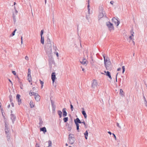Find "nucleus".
Returning <instances> with one entry per match:
<instances>
[{"instance_id": "nucleus-1", "label": "nucleus", "mask_w": 147, "mask_h": 147, "mask_svg": "<svg viewBox=\"0 0 147 147\" xmlns=\"http://www.w3.org/2000/svg\"><path fill=\"white\" fill-rule=\"evenodd\" d=\"M106 25L108 28L109 30L110 31L114 30V28L113 24L110 21L107 22L106 23Z\"/></svg>"}, {"instance_id": "nucleus-2", "label": "nucleus", "mask_w": 147, "mask_h": 147, "mask_svg": "<svg viewBox=\"0 0 147 147\" xmlns=\"http://www.w3.org/2000/svg\"><path fill=\"white\" fill-rule=\"evenodd\" d=\"M99 14L98 16V18H99V20L100 18L104 17L103 14L102 13V11L103 10V8L102 6L99 7Z\"/></svg>"}, {"instance_id": "nucleus-3", "label": "nucleus", "mask_w": 147, "mask_h": 147, "mask_svg": "<svg viewBox=\"0 0 147 147\" xmlns=\"http://www.w3.org/2000/svg\"><path fill=\"white\" fill-rule=\"evenodd\" d=\"M47 43L48 44H49V49L50 50V51H49V53H50L51 52L52 50V48H51V42L50 40V39H49V34H48L47 35Z\"/></svg>"}, {"instance_id": "nucleus-4", "label": "nucleus", "mask_w": 147, "mask_h": 147, "mask_svg": "<svg viewBox=\"0 0 147 147\" xmlns=\"http://www.w3.org/2000/svg\"><path fill=\"white\" fill-rule=\"evenodd\" d=\"M51 105L52 107V111L53 113L55 112V110L56 109V105L54 104V101L51 100V98H50Z\"/></svg>"}, {"instance_id": "nucleus-5", "label": "nucleus", "mask_w": 147, "mask_h": 147, "mask_svg": "<svg viewBox=\"0 0 147 147\" xmlns=\"http://www.w3.org/2000/svg\"><path fill=\"white\" fill-rule=\"evenodd\" d=\"M104 64L105 67H106V69L107 70H110V68L109 67V66H108L107 65V62L108 61V59H109V58L107 56L105 58H104Z\"/></svg>"}, {"instance_id": "nucleus-6", "label": "nucleus", "mask_w": 147, "mask_h": 147, "mask_svg": "<svg viewBox=\"0 0 147 147\" xmlns=\"http://www.w3.org/2000/svg\"><path fill=\"white\" fill-rule=\"evenodd\" d=\"M112 22L114 23L117 26H118L120 23V21L117 20L115 17H113L112 18Z\"/></svg>"}, {"instance_id": "nucleus-7", "label": "nucleus", "mask_w": 147, "mask_h": 147, "mask_svg": "<svg viewBox=\"0 0 147 147\" xmlns=\"http://www.w3.org/2000/svg\"><path fill=\"white\" fill-rule=\"evenodd\" d=\"M74 122L76 124V127H79V123H81V121L77 117L74 119Z\"/></svg>"}, {"instance_id": "nucleus-8", "label": "nucleus", "mask_w": 147, "mask_h": 147, "mask_svg": "<svg viewBox=\"0 0 147 147\" xmlns=\"http://www.w3.org/2000/svg\"><path fill=\"white\" fill-rule=\"evenodd\" d=\"M34 93L33 95L35 96V100L37 102L39 101L40 100V97L37 93H35L34 92H33Z\"/></svg>"}, {"instance_id": "nucleus-9", "label": "nucleus", "mask_w": 147, "mask_h": 147, "mask_svg": "<svg viewBox=\"0 0 147 147\" xmlns=\"http://www.w3.org/2000/svg\"><path fill=\"white\" fill-rule=\"evenodd\" d=\"M51 78L52 81L53 83H54L55 80L56 79L55 72H53L51 74Z\"/></svg>"}, {"instance_id": "nucleus-10", "label": "nucleus", "mask_w": 147, "mask_h": 147, "mask_svg": "<svg viewBox=\"0 0 147 147\" xmlns=\"http://www.w3.org/2000/svg\"><path fill=\"white\" fill-rule=\"evenodd\" d=\"M21 96L19 94H17L16 96V98L18 102V105H20L22 102L21 99L20 98Z\"/></svg>"}, {"instance_id": "nucleus-11", "label": "nucleus", "mask_w": 147, "mask_h": 147, "mask_svg": "<svg viewBox=\"0 0 147 147\" xmlns=\"http://www.w3.org/2000/svg\"><path fill=\"white\" fill-rule=\"evenodd\" d=\"M10 117L11 119L12 120V123L13 124L16 119V117L15 115L14 114H11Z\"/></svg>"}, {"instance_id": "nucleus-12", "label": "nucleus", "mask_w": 147, "mask_h": 147, "mask_svg": "<svg viewBox=\"0 0 147 147\" xmlns=\"http://www.w3.org/2000/svg\"><path fill=\"white\" fill-rule=\"evenodd\" d=\"M97 85L96 81L94 79L93 80V82L92 83V87L93 88H95L97 86Z\"/></svg>"}, {"instance_id": "nucleus-13", "label": "nucleus", "mask_w": 147, "mask_h": 147, "mask_svg": "<svg viewBox=\"0 0 147 147\" xmlns=\"http://www.w3.org/2000/svg\"><path fill=\"white\" fill-rule=\"evenodd\" d=\"M66 109L65 108H64L62 110V111L63 113V116L65 117L67 115V113L66 111Z\"/></svg>"}, {"instance_id": "nucleus-14", "label": "nucleus", "mask_w": 147, "mask_h": 147, "mask_svg": "<svg viewBox=\"0 0 147 147\" xmlns=\"http://www.w3.org/2000/svg\"><path fill=\"white\" fill-rule=\"evenodd\" d=\"M104 72L106 74V75L110 79H112V77L111 76V73L109 71H104Z\"/></svg>"}, {"instance_id": "nucleus-15", "label": "nucleus", "mask_w": 147, "mask_h": 147, "mask_svg": "<svg viewBox=\"0 0 147 147\" xmlns=\"http://www.w3.org/2000/svg\"><path fill=\"white\" fill-rule=\"evenodd\" d=\"M82 114L84 115L85 119H86L87 117V115L85 111L84 110V108H82Z\"/></svg>"}, {"instance_id": "nucleus-16", "label": "nucleus", "mask_w": 147, "mask_h": 147, "mask_svg": "<svg viewBox=\"0 0 147 147\" xmlns=\"http://www.w3.org/2000/svg\"><path fill=\"white\" fill-rule=\"evenodd\" d=\"M40 131H43V133L45 134V133L47 132V130L46 128L45 127H43L40 128Z\"/></svg>"}, {"instance_id": "nucleus-17", "label": "nucleus", "mask_w": 147, "mask_h": 147, "mask_svg": "<svg viewBox=\"0 0 147 147\" xmlns=\"http://www.w3.org/2000/svg\"><path fill=\"white\" fill-rule=\"evenodd\" d=\"M49 65L50 66V65H52L54 62V60L51 57V58H50L49 59Z\"/></svg>"}, {"instance_id": "nucleus-18", "label": "nucleus", "mask_w": 147, "mask_h": 147, "mask_svg": "<svg viewBox=\"0 0 147 147\" xmlns=\"http://www.w3.org/2000/svg\"><path fill=\"white\" fill-rule=\"evenodd\" d=\"M27 79L29 82H30L32 81L31 74L30 73L28 74Z\"/></svg>"}, {"instance_id": "nucleus-19", "label": "nucleus", "mask_w": 147, "mask_h": 147, "mask_svg": "<svg viewBox=\"0 0 147 147\" xmlns=\"http://www.w3.org/2000/svg\"><path fill=\"white\" fill-rule=\"evenodd\" d=\"M75 140V138H74V139H69V142L70 144H72L74 142Z\"/></svg>"}, {"instance_id": "nucleus-20", "label": "nucleus", "mask_w": 147, "mask_h": 147, "mask_svg": "<svg viewBox=\"0 0 147 147\" xmlns=\"http://www.w3.org/2000/svg\"><path fill=\"white\" fill-rule=\"evenodd\" d=\"M5 132L6 134V135H7V134H9V132H8V129L7 128V124L6 123H5Z\"/></svg>"}, {"instance_id": "nucleus-21", "label": "nucleus", "mask_w": 147, "mask_h": 147, "mask_svg": "<svg viewBox=\"0 0 147 147\" xmlns=\"http://www.w3.org/2000/svg\"><path fill=\"white\" fill-rule=\"evenodd\" d=\"M85 139L86 140H87L88 139V132L87 130H86L84 134Z\"/></svg>"}, {"instance_id": "nucleus-22", "label": "nucleus", "mask_w": 147, "mask_h": 147, "mask_svg": "<svg viewBox=\"0 0 147 147\" xmlns=\"http://www.w3.org/2000/svg\"><path fill=\"white\" fill-rule=\"evenodd\" d=\"M30 107L31 108H32L34 106L35 104L33 103L32 100H31L30 102Z\"/></svg>"}, {"instance_id": "nucleus-23", "label": "nucleus", "mask_w": 147, "mask_h": 147, "mask_svg": "<svg viewBox=\"0 0 147 147\" xmlns=\"http://www.w3.org/2000/svg\"><path fill=\"white\" fill-rule=\"evenodd\" d=\"M41 36L40 42L42 45L44 44V37L43 36Z\"/></svg>"}, {"instance_id": "nucleus-24", "label": "nucleus", "mask_w": 147, "mask_h": 147, "mask_svg": "<svg viewBox=\"0 0 147 147\" xmlns=\"http://www.w3.org/2000/svg\"><path fill=\"white\" fill-rule=\"evenodd\" d=\"M74 135L73 134H70L69 135V138H68V140H69V139H74Z\"/></svg>"}, {"instance_id": "nucleus-25", "label": "nucleus", "mask_w": 147, "mask_h": 147, "mask_svg": "<svg viewBox=\"0 0 147 147\" xmlns=\"http://www.w3.org/2000/svg\"><path fill=\"white\" fill-rule=\"evenodd\" d=\"M57 113L59 115V118H61L62 117V112L60 110H58L57 111Z\"/></svg>"}, {"instance_id": "nucleus-26", "label": "nucleus", "mask_w": 147, "mask_h": 147, "mask_svg": "<svg viewBox=\"0 0 147 147\" xmlns=\"http://www.w3.org/2000/svg\"><path fill=\"white\" fill-rule=\"evenodd\" d=\"M86 59H83V61H80V62L83 65H87V64L86 63Z\"/></svg>"}, {"instance_id": "nucleus-27", "label": "nucleus", "mask_w": 147, "mask_h": 147, "mask_svg": "<svg viewBox=\"0 0 147 147\" xmlns=\"http://www.w3.org/2000/svg\"><path fill=\"white\" fill-rule=\"evenodd\" d=\"M81 123H83L84 125V127L86 129L87 128V125L86 124L85 122L84 121V120H83V121H81Z\"/></svg>"}, {"instance_id": "nucleus-28", "label": "nucleus", "mask_w": 147, "mask_h": 147, "mask_svg": "<svg viewBox=\"0 0 147 147\" xmlns=\"http://www.w3.org/2000/svg\"><path fill=\"white\" fill-rule=\"evenodd\" d=\"M120 94L121 96H124V92L123 91L122 89H120Z\"/></svg>"}, {"instance_id": "nucleus-29", "label": "nucleus", "mask_w": 147, "mask_h": 147, "mask_svg": "<svg viewBox=\"0 0 147 147\" xmlns=\"http://www.w3.org/2000/svg\"><path fill=\"white\" fill-rule=\"evenodd\" d=\"M107 65L109 66V67L110 68V69H111V63L110 61L108 62H107Z\"/></svg>"}, {"instance_id": "nucleus-30", "label": "nucleus", "mask_w": 147, "mask_h": 147, "mask_svg": "<svg viewBox=\"0 0 147 147\" xmlns=\"http://www.w3.org/2000/svg\"><path fill=\"white\" fill-rule=\"evenodd\" d=\"M68 120V117H65L63 119V120L65 123L67 122Z\"/></svg>"}, {"instance_id": "nucleus-31", "label": "nucleus", "mask_w": 147, "mask_h": 147, "mask_svg": "<svg viewBox=\"0 0 147 147\" xmlns=\"http://www.w3.org/2000/svg\"><path fill=\"white\" fill-rule=\"evenodd\" d=\"M17 30V29H16L14 30L13 31L12 34H11L10 36H13L15 35V33L16 32V31Z\"/></svg>"}, {"instance_id": "nucleus-32", "label": "nucleus", "mask_w": 147, "mask_h": 147, "mask_svg": "<svg viewBox=\"0 0 147 147\" xmlns=\"http://www.w3.org/2000/svg\"><path fill=\"white\" fill-rule=\"evenodd\" d=\"M19 84H20V88L22 89L23 88V85L22 82H19Z\"/></svg>"}, {"instance_id": "nucleus-33", "label": "nucleus", "mask_w": 147, "mask_h": 147, "mask_svg": "<svg viewBox=\"0 0 147 147\" xmlns=\"http://www.w3.org/2000/svg\"><path fill=\"white\" fill-rule=\"evenodd\" d=\"M9 98L10 102H11L12 101H13V97L11 95H10L9 96Z\"/></svg>"}, {"instance_id": "nucleus-34", "label": "nucleus", "mask_w": 147, "mask_h": 147, "mask_svg": "<svg viewBox=\"0 0 147 147\" xmlns=\"http://www.w3.org/2000/svg\"><path fill=\"white\" fill-rule=\"evenodd\" d=\"M13 21L14 22V23H15L16 22V16L15 15L14 13H13Z\"/></svg>"}, {"instance_id": "nucleus-35", "label": "nucleus", "mask_w": 147, "mask_h": 147, "mask_svg": "<svg viewBox=\"0 0 147 147\" xmlns=\"http://www.w3.org/2000/svg\"><path fill=\"white\" fill-rule=\"evenodd\" d=\"M48 50H49V51H47V49H46V53H47V54H48V55H49V57H50V56H49V55H50V56L51 57V53L52 51H51V52H50V53H49V51H50V50H49V49H48Z\"/></svg>"}, {"instance_id": "nucleus-36", "label": "nucleus", "mask_w": 147, "mask_h": 147, "mask_svg": "<svg viewBox=\"0 0 147 147\" xmlns=\"http://www.w3.org/2000/svg\"><path fill=\"white\" fill-rule=\"evenodd\" d=\"M43 123V122L42 121L41 119H40L39 122V124L40 125V126H42V123Z\"/></svg>"}, {"instance_id": "nucleus-37", "label": "nucleus", "mask_w": 147, "mask_h": 147, "mask_svg": "<svg viewBox=\"0 0 147 147\" xmlns=\"http://www.w3.org/2000/svg\"><path fill=\"white\" fill-rule=\"evenodd\" d=\"M130 32L131 34V37L132 36H134V32H133V30L132 28L131 30L130 31Z\"/></svg>"}, {"instance_id": "nucleus-38", "label": "nucleus", "mask_w": 147, "mask_h": 147, "mask_svg": "<svg viewBox=\"0 0 147 147\" xmlns=\"http://www.w3.org/2000/svg\"><path fill=\"white\" fill-rule=\"evenodd\" d=\"M53 49L55 51H56L57 50V47L55 45H53Z\"/></svg>"}, {"instance_id": "nucleus-39", "label": "nucleus", "mask_w": 147, "mask_h": 147, "mask_svg": "<svg viewBox=\"0 0 147 147\" xmlns=\"http://www.w3.org/2000/svg\"><path fill=\"white\" fill-rule=\"evenodd\" d=\"M6 135V137H7V140L8 141H9L10 140V136H9V134H7V135Z\"/></svg>"}, {"instance_id": "nucleus-40", "label": "nucleus", "mask_w": 147, "mask_h": 147, "mask_svg": "<svg viewBox=\"0 0 147 147\" xmlns=\"http://www.w3.org/2000/svg\"><path fill=\"white\" fill-rule=\"evenodd\" d=\"M52 146V142L51 140H49L48 141V146L49 147L51 146Z\"/></svg>"}, {"instance_id": "nucleus-41", "label": "nucleus", "mask_w": 147, "mask_h": 147, "mask_svg": "<svg viewBox=\"0 0 147 147\" xmlns=\"http://www.w3.org/2000/svg\"><path fill=\"white\" fill-rule=\"evenodd\" d=\"M40 83L41 84V87L42 88L43 86L44 82L42 81H41V80H40Z\"/></svg>"}, {"instance_id": "nucleus-42", "label": "nucleus", "mask_w": 147, "mask_h": 147, "mask_svg": "<svg viewBox=\"0 0 147 147\" xmlns=\"http://www.w3.org/2000/svg\"><path fill=\"white\" fill-rule=\"evenodd\" d=\"M71 129V126L70 125L67 127V130L68 131H70Z\"/></svg>"}, {"instance_id": "nucleus-43", "label": "nucleus", "mask_w": 147, "mask_h": 147, "mask_svg": "<svg viewBox=\"0 0 147 147\" xmlns=\"http://www.w3.org/2000/svg\"><path fill=\"white\" fill-rule=\"evenodd\" d=\"M44 32V30H42L40 32V36H43V34Z\"/></svg>"}, {"instance_id": "nucleus-44", "label": "nucleus", "mask_w": 147, "mask_h": 147, "mask_svg": "<svg viewBox=\"0 0 147 147\" xmlns=\"http://www.w3.org/2000/svg\"><path fill=\"white\" fill-rule=\"evenodd\" d=\"M70 109H71V111H73V109H74V107H73V106L71 104L70 105Z\"/></svg>"}, {"instance_id": "nucleus-45", "label": "nucleus", "mask_w": 147, "mask_h": 147, "mask_svg": "<svg viewBox=\"0 0 147 147\" xmlns=\"http://www.w3.org/2000/svg\"><path fill=\"white\" fill-rule=\"evenodd\" d=\"M122 73H123L125 71V68L124 66H122Z\"/></svg>"}, {"instance_id": "nucleus-46", "label": "nucleus", "mask_w": 147, "mask_h": 147, "mask_svg": "<svg viewBox=\"0 0 147 147\" xmlns=\"http://www.w3.org/2000/svg\"><path fill=\"white\" fill-rule=\"evenodd\" d=\"M102 13L103 14L104 17H105L106 18H107V16L106 14L105 13V11H102Z\"/></svg>"}, {"instance_id": "nucleus-47", "label": "nucleus", "mask_w": 147, "mask_h": 147, "mask_svg": "<svg viewBox=\"0 0 147 147\" xmlns=\"http://www.w3.org/2000/svg\"><path fill=\"white\" fill-rule=\"evenodd\" d=\"M90 5H89L88 6H87V7H88V13H90Z\"/></svg>"}, {"instance_id": "nucleus-48", "label": "nucleus", "mask_w": 147, "mask_h": 147, "mask_svg": "<svg viewBox=\"0 0 147 147\" xmlns=\"http://www.w3.org/2000/svg\"><path fill=\"white\" fill-rule=\"evenodd\" d=\"M12 73L14 75H16V72L15 71H12Z\"/></svg>"}, {"instance_id": "nucleus-49", "label": "nucleus", "mask_w": 147, "mask_h": 147, "mask_svg": "<svg viewBox=\"0 0 147 147\" xmlns=\"http://www.w3.org/2000/svg\"><path fill=\"white\" fill-rule=\"evenodd\" d=\"M76 129L78 132H80V130L79 127H76Z\"/></svg>"}, {"instance_id": "nucleus-50", "label": "nucleus", "mask_w": 147, "mask_h": 147, "mask_svg": "<svg viewBox=\"0 0 147 147\" xmlns=\"http://www.w3.org/2000/svg\"><path fill=\"white\" fill-rule=\"evenodd\" d=\"M33 92H32L31 90H30L29 92V94L30 96H32V95H33V94H32V93Z\"/></svg>"}, {"instance_id": "nucleus-51", "label": "nucleus", "mask_w": 147, "mask_h": 147, "mask_svg": "<svg viewBox=\"0 0 147 147\" xmlns=\"http://www.w3.org/2000/svg\"><path fill=\"white\" fill-rule=\"evenodd\" d=\"M112 134L114 138H115V140H116V137L114 133H113Z\"/></svg>"}, {"instance_id": "nucleus-52", "label": "nucleus", "mask_w": 147, "mask_h": 147, "mask_svg": "<svg viewBox=\"0 0 147 147\" xmlns=\"http://www.w3.org/2000/svg\"><path fill=\"white\" fill-rule=\"evenodd\" d=\"M35 146L36 147H40L39 144L37 143H36Z\"/></svg>"}, {"instance_id": "nucleus-53", "label": "nucleus", "mask_w": 147, "mask_h": 147, "mask_svg": "<svg viewBox=\"0 0 147 147\" xmlns=\"http://www.w3.org/2000/svg\"><path fill=\"white\" fill-rule=\"evenodd\" d=\"M118 73H117L116 75L115 79L116 82H117V76L118 75Z\"/></svg>"}, {"instance_id": "nucleus-54", "label": "nucleus", "mask_w": 147, "mask_h": 147, "mask_svg": "<svg viewBox=\"0 0 147 147\" xmlns=\"http://www.w3.org/2000/svg\"><path fill=\"white\" fill-rule=\"evenodd\" d=\"M55 53H56V55L57 56V57H59V53L58 52H56V51H55Z\"/></svg>"}, {"instance_id": "nucleus-55", "label": "nucleus", "mask_w": 147, "mask_h": 147, "mask_svg": "<svg viewBox=\"0 0 147 147\" xmlns=\"http://www.w3.org/2000/svg\"><path fill=\"white\" fill-rule=\"evenodd\" d=\"M31 70L30 68L28 69V74L30 73L31 74Z\"/></svg>"}, {"instance_id": "nucleus-56", "label": "nucleus", "mask_w": 147, "mask_h": 147, "mask_svg": "<svg viewBox=\"0 0 147 147\" xmlns=\"http://www.w3.org/2000/svg\"><path fill=\"white\" fill-rule=\"evenodd\" d=\"M116 125H117V127H120V128L121 127V126L119 125V124L118 123H117Z\"/></svg>"}, {"instance_id": "nucleus-57", "label": "nucleus", "mask_w": 147, "mask_h": 147, "mask_svg": "<svg viewBox=\"0 0 147 147\" xmlns=\"http://www.w3.org/2000/svg\"><path fill=\"white\" fill-rule=\"evenodd\" d=\"M25 59L26 60H28V57L27 56H26L25 57Z\"/></svg>"}, {"instance_id": "nucleus-58", "label": "nucleus", "mask_w": 147, "mask_h": 147, "mask_svg": "<svg viewBox=\"0 0 147 147\" xmlns=\"http://www.w3.org/2000/svg\"><path fill=\"white\" fill-rule=\"evenodd\" d=\"M114 3V2L113 1H110V3L112 4V5H113V3Z\"/></svg>"}, {"instance_id": "nucleus-59", "label": "nucleus", "mask_w": 147, "mask_h": 147, "mask_svg": "<svg viewBox=\"0 0 147 147\" xmlns=\"http://www.w3.org/2000/svg\"><path fill=\"white\" fill-rule=\"evenodd\" d=\"M11 106L12 107H14V103H13L12 102H11Z\"/></svg>"}, {"instance_id": "nucleus-60", "label": "nucleus", "mask_w": 147, "mask_h": 147, "mask_svg": "<svg viewBox=\"0 0 147 147\" xmlns=\"http://www.w3.org/2000/svg\"><path fill=\"white\" fill-rule=\"evenodd\" d=\"M70 123H71V125L73 124V120H72V118L71 119V121Z\"/></svg>"}, {"instance_id": "nucleus-61", "label": "nucleus", "mask_w": 147, "mask_h": 147, "mask_svg": "<svg viewBox=\"0 0 147 147\" xmlns=\"http://www.w3.org/2000/svg\"><path fill=\"white\" fill-rule=\"evenodd\" d=\"M121 68H120V67H119V68H118L117 69V71H119L121 70Z\"/></svg>"}, {"instance_id": "nucleus-62", "label": "nucleus", "mask_w": 147, "mask_h": 147, "mask_svg": "<svg viewBox=\"0 0 147 147\" xmlns=\"http://www.w3.org/2000/svg\"><path fill=\"white\" fill-rule=\"evenodd\" d=\"M69 125H70L69 124V123H67L66 124V126H69Z\"/></svg>"}, {"instance_id": "nucleus-63", "label": "nucleus", "mask_w": 147, "mask_h": 147, "mask_svg": "<svg viewBox=\"0 0 147 147\" xmlns=\"http://www.w3.org/2000/svg\"><path fill=\"white\" fill-rule=\"evenodd\" d=\"M88 5L87 6H88V5H89V3H90V0H88Z\"/></svg>"}, {"instance_id": "nucleus-64", "label": "nucleus", "mask_w": 147, "mask_h": 147, "mask_svg": "<svg viewBox=\"0 0 147 147\" xmlns=\"http://www.w3.org/2000/svg\"><path fill=\"white\" fill-rule=\"evenodd\" d=\"M129 38L130 40H132V38L131 36H129Z\"/></svg>"}]
</instances>
